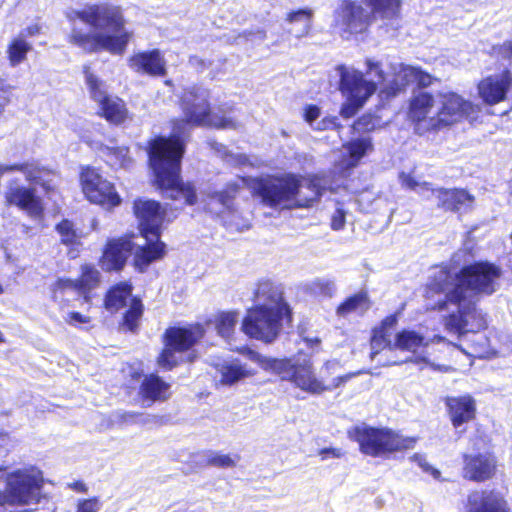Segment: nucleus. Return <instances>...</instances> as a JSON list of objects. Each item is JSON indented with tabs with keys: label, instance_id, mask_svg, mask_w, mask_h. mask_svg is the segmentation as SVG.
<instances>
[{
	"label": "nucleus",
	"instance_id": "nucleus-7",
	"mask_svg": "<svg viewBox=\"0 0 512 512\" xmlns=\"http://www.w3.org/2000/svg\"><path fill=\"white\" fill-rule=\"evenodd\" d=\"M349 437L358 443L362 454L383 459L410 449L415 443L413 439L404 438L388 427L354 426L349 431Z\"/></svg>",
	"mask_w": 512,
	"mask_h": 512
},
{
	"label": "nucleus",
	"instance_id": "nucleus-16",
	"mask_svg": "<svg viewBox=\"0 0 512 512\" xmlns=\"http://www.w3.org/2000/svg\"><path fill=\"white\" fill-rule=\"evenodd\" d=\"M132 212L137 221V230L142 238L149 234L163 233L167 211L157 200L137 197L132 203Z\"/></svg>",
	"mask_w": 512,
	"mask_h": 512
},
{
	"label": "nucleus",
	"instance_id": "nucleus-23",
	"mask_svg": "<svg viewBox=\"0 0 512 512\" xmlns=\"http://www.w3.org/2000/svg\"><path fill=\"white\" fill-rule=\"evenodd\" d=\"M129 68L140 75L160 78L167 74V62L158 48L139 51L128 58Z\"/></svg>",
	"mask_w": 512,
	"mask_h": 512
},
{
	"label": "nucleus",
	"instance_id": "nucleus-63",
	"mask_svg": "<svg viewBox=\"0 0 512 512\" xmlns=\"http://www.w3.org/2000/svg\"><path fill=\"white\" fill-rule=\"evenodd\" d=\"M139 416H140V414H139V413H137V412H130V413H126V414H124V415L122 416V418H123V419H128V418H129V419H134V418H137V417H139Z\"/></svg>",
	"mask_w": 512,
	"mask_h": 512
},
{
	"label": "nucleus",
	"instance_id": "nucleus-54",
	"mask_svg": "<svg viewBox=\"0 0 512 512\" xmlns=\"http://www.w3.org/2000/svg\"><path fill=\"white\" fill-rule=\"evenodd\" d=\"M65 322L71 326H77L79 324H89L91 317L84 315L78 311H71L65 317Z\"/></svg>",
	"mask_w": 512,
	"mask_h": 512
},
{
	"label": "nucleus",
	"instance_id": "nucleus-17",
	"mask_svg": "<svg viewBox=\"0 0 512 512\" xmlns=\"http://www.w3.org/2000/svg\"><path fill=\"white\" fill-rule=\"evenodd\" d=\"M461 476L473 483H485L496 478L498 473V458L490 451L463 453Z\"/></svg>",
	"mask_w": 512,
	"mask_h": 512
},
{
	"label": "nucleus",
	"instance_id": "nucleus-35",
	"mask_svg": "<svg viewBox=\"0 0 512 512\" xmlns=\"http://www.w3.org/2000/svg\"><path fill=\"white\" fill-rule=\"evenodd\" d=\"M75 282L76 292L88 302L91 298V292L99 287L101 283V273L92 263H84L80 266L79 275Z\"/></svg>",
	"mask_w": 512,
	"mask_h": 512
},
{
	"label": "nucleus",
	"instance_id": "nucleus-44",
	"mask_svg": "<svg viewBox=\"0 0 512 512\" xmlns=\"http://www.w3.org/2000/svg\"><path fill=\"white\" fill-rule=\"evenodd\" d=\"M178 351L171 346L164 345L162 350L159 352L156 363L163 371H172L174 368L179 366L180 361L176 357Z\"/></svg>",
	"mask_w": 512,
	"mask_h": 512
},
{
	"label": "nucleus",
	"instance_id": "nucleus-55",
	"mask_svg": "<svg viewBox=\"0 0 512 512\" xmlns=\"http://www.w3.org/2000/svg\"><path fill=\"white\" fill-rule=\"evenodd\" d=\"M340 130L342 129V125L338 122V119L336 116H325L322 118V120L318 123V126L316 127V130Z\"/></svg>",
	"mask_w": 512,
	"mask_h": 512
},
{
	"label": "nucleus",
	"instance_id": "nucleus-32",
	"mask_svg": "<svg viewBox=\"0 0 512 512\" xmlns=\"http://www.w3.org/2000/svg\"><path fill=\"white\" fill-rule=\"evenodd\" d=\"M409 86L407 64L401 63L398 69L393 72L392 78L381 86L379 96L381 99L388 101L404 94Z\"/></svg>",
	"mask_w": 512,
	"mask_h": 512
},
{
	"label": "nucleus",
	"instance_id": "nucleus-42",
	"mask_svg": "<svg viewBox=\"0 0 512 512\" xmlns=\"http://www.w3.org/2000/svg\"><path fill=\"white\" fill-rule=\"evenodd\" d=\"M380 128V118L372 112L363 113L351 125L352 132L358 135H365Z\"/></svg>",
	"mask_w": 512,
	"mask_h": 512
},
{
	"label": "nucleus",
	"instance_id": "nucleus-29",
	"mask_svg": "<svg viewBox=\"0 0 512 512\" xmlns=\"http://www.w3.org/2000/svg\"><path fill=\"white\" fill-rule=\"evenodd\" d=\"M138 396L143 402H164L171 396V385L157 373H149L139 385Z\"/></svg>",
	"mask_w": 512,
	"mask_h": 512
},
{
	"label": "nucleus",
	"instance_id": "nucleus-14",
	"mask_svg": "<svg viewBox=\"0 0 512 512\" xmlns=\"http://www.w3.org/2000/svg\"><path fill=\"white\" fill-rule=\"evenodd\" d=\"M135 233L127 232L117 237H109L101 248L98 265L105 273H120L127 265L135 249Z\"/></svg>",
	"mask_w": 512,
	"mask_h": 512
},
{
	"label": "nucleus",
	"instance_id": "nucleus-30",
	"mask_svg": "<svg viewBox=\"0 0 512 512\" xmlns=\"http://www.w3.org/2000/svg\"><path fill=\"white\" fill-rule=\"evenodd\" d=\"M54 230L59 236V243L67 248L68 256L72 259L78 257L83 246L84 234L76 227L75 222L62 218L55 224Z\"/></svg>",
	"mask_w": 512,
	"mask_h": 512
},
{
	"label": "nucleus",
	"instance_id": "nucleus-20",
	"mask_svg": "<svg viewBox=\"0 0 512 512\" xmlns=\"http://www.w3.org/2000/svg\"><path fill=\"white\" fill-rule=\"evenodd\" d=\"M446 415L451 426L457 431H466L462 428L474 422L478 416L477 400L469 393L446 396L443 398Z\"/></svg>",
	"mask_w": 512,
	"mask_h": 512
},
{
	"label": "nucleus",
	"instance_id": "nucleus-62",
	"mask_svg": "<svg viewBox=\"0 0 512 512\" xmlns=\"http://www.w3.org/2000/svg\"><path fill=\"white\" fill-rule=\"evenodd\" d=\"M503 49L505 50L508 57H512V41L504 43Z\"/></svg>",
	"mask_w": 512,
	"mask_h": 512
},
{
	"label": "nucleus",
	"instance_id": "nucleus-2",
	"mask_svg": "<svg viewBox=\"0 0 512 512\" xmlns=\"http://www.w3.org/2000/svg\"><path fill=\"white\" fill-rule=\"evenodd\" d=\"M172 133L156 135L146 142L147 166L150 184L173 201L183 200L185 205L197 203L194 184L182 178V161L186 152L183 135L195 126L183 115L169 121Z\"/></svg>",
	"mask_w": 512,
	"mask_h": 512
},
{
	"label": "nucleus",
	"instance_id": "nucleus-13",
	"mask_svg": "<svg viewBox=\"0 0 512 512\" xmlns=\"http://www.w3.org/2000/svg\"><path fill=\"white\" fill-rule=\"evenodd\" d=\"M43 479L23 469L6 476L5 490L10 506L38 504L42 500Z\"/></svg>",
	"mask_w": 512,
	"mask_h": 512
},
{
	"label": "nucleus",
	"instance_id": "nucleus-53",
	"mask_svg": "<svg viewBox=\"0 0 512 512\" xmlns=\"http://www.w3.org/2000/svg\"><path fill=\"white\" fill-rule=\"evenodd\" d=\"M346 224V212L343 208H336L331 216L330 227L334 231H339Z\"/></svg>",
	"mask_w": 512,
	"mask_h": 512
},
{
	"label": "nucleus",
	"instance_id": "nucleus-12",
	"mask_svg": "<svg viewBox=\"0 0 512 512\" xmlns=\"http://www.w3.org/2000/svg\"><path fill=\"white\" fill-rule=\"evenodd\" d=\"M476 112L477 106L460 94L453 91L442 93L440 106L426 129L438 132L462 122Z\"/></svg>",
	"mask_w": 512,
	"mask_h": 512
},
{
	"label": "nucleus",
	"instance_id": "nucleus-1",
	"mask_svg": "<svg viewBox=\"0 0 512 512\" xmlns=\"http://www.w3.org/2000/svg\"><path fill=\"white\" fill-rule=\"evenodd\" d=\"M502 276L501 266L488 260L464 265L456 273L451 265L442 264L424 286L425 310L442 312L456 306L443 316L444 329L458 337L479 333L487 328V317L476 301L467 297V292L490 296L496 292Z\"/></svg>",
	"mask_w": 512,
	"mask_h": 512
},
{
	"label": "nucleus",
	"instance_id": "nucleus-45",
	"mask_svg": "<svg viewBox=\"0 0 512 512\" xmlns=\"http://www.w3.org/2000/svg\"><path fill=\"white\" fill-rule=\"evenodd\" d=\"M242 189V186L236 182H230L225 185V187L218 192L217 197L218 201L225 206H230L233 204V201L238 196Z\"/></svg>",
	"mask_w": 512,
	"mask_h": 512
},
{
	"label": "nucleus",
	"instance_id": "nucleus-47",
	"mask_svg": "<svg viewBox=\"0 0 512 512\" xmlns=\"http://www.w3.org/2000/svg\"><path fill=\"white\" fill-rule=\"evenodd\" d=\"M130 149L128 146L106 147L105 155L114 158L115 162L121 166L125 165L129 160Z\"/></svg>",
	"mask_w": 512,
	"mask_h": 512
},
{
	"label": "nucleus",
	"instance_id": "nucleus-48",
	"mask_svg": "<svg viewBox=\"0 0 512 512\" xmlns=\"http://www.w3.org/2000/svg\"><path fill=\"white\" fill-rule=\"evenodd\" d=\"M364 104L363 99L347 98V101L340 108V115L344 119L352 118Z\"/></svg>",
	"mask_w": 512,
	"mask_h": 512
},
{
	"label": "nucleus",
	"instance_id": "nucleus-3",
	"mask_svg": "<svg viewBox=\"0 0 512 512\" xmlns=\"http://www.w3.org/2000/svg\"><path fill=\"white\" fill-rule=\"evenodd\" d=\"M66 18L71 23L79 20L95 29L114 32H89L73 28L67 42L86 54L107 51L112 55H123L133 37V32L125 30L124 9L112 2L88 4L83 9L68 12Z\"/></svg>",
	"mask_w": 512,
	"mask_h": 512
},
{
	"label": "nucleus",
	"instance_id": "nucleus-26",
	"mask_svg": "<svg viewBox=\"0 0 512 512\" xmlns=\"http://www.w3.org/2000/svg\"><path fill=\"white\" fill-rule=\"evenodd\" d=\"M465 512H509L505 497L495 490L471 491L465 503Z\"/></svg>",
	"mask_w": 512,
	"mask_h": 512
},
{
	"label": "nucleus",
	"instance_id": "nucleus-22",
	"mask_svg": "<svg viewBox=\"0 0 512 512\" xmlns=\"http://www.w3.org/2000/svg\"><path fill=\"white\" fill-rule=\"evenodd\" d=\"M511 85L512 73L506 68L498 75H489L481 79L477 91L483 103L494 106L507 99Z\"/></svg>",
	"mask_w": 512,
	"mask_h": 512
},
{
	"label": "nucleus",
	"instance_id": "nucleus-34",
	"mask_svg": "<svg viewBox=\"0 0 512 512\" xmlns=\"http://www.w3.org/2000/svg\"><path fill=\"white\" fill-rule=\"evenodd\" d=\"M254 300L258 302L257 305H267L269 308L285 306L287 310H291L284 300L283 293L270 280H262L257 283Z\"/></svg>",
	"mask_w": 512,
	"mask_h": 512
},
{
	"label": "nucleus",
	"instance_id": "nucleus-10",
	"mask_svg": "<svg viewBox=\"0 0 512 512\" xmlns=\"http://www.w3.org/2000/svg\"><path fill=\"white\" fill-rule=\"evenodd\" d=\"M83 74L90 98L97 104L98 117L113 126H123L133 119L126 101L117 95L108 94L103 89V81L91 72L89 66L83 67Z\"/></svg>",
	"mask_w": 512,
	"mask_h": 512
},
{
	"label": "nucleus",
	"instance_id": "nucleus-59",
	"mask_svg": "<svg viewBox=\"0 0 512 512\" xmlns=\"http://www.w3.org/2000/svg\"><path fill=\"white\" fill-rule=\"evenodd\" d=\"M10 102V98L8 95V91L2 87H0V114L3 112L4 108Z\"/></svg>",
	"mask_w": 512,
	"mask_h": 512
},
{
	"label": "nucleus",
	"instance_id": "nucleus-25",
	"mask_svg": "<svg viewBox=\"0 0 512 512\" xmlns=\"http://www.w3.org/2000/svg\"><path fill=\"white\" fill-rule=\"evenodd\" d=\"M161 236L162 233L149 234L144 238L146 242L135 249L132 264L138 272H145L152 263L166 256L167 245Z\"/></svg>",
	"mask_w": 512,
	"mask_h": 512
},
{
	"label": "nucleus",
	"instance_id": "nucleus-60",
	"mask_svg": "<svg viewBox=\"0 0 512 512\" xmlns=\"http://www.w3.org/2000/svg\"><path fill=\"white\" fill-rule=\"evenodd\" d=\"M41 33V26L39 24H32L25 28L24 36H36Z\"/></svg>",
	"mask_w": 512,
	"mask_h": 512
},
{
	"label": "nucleus",
	"instance_id": "nucleus-6",
	"mask_svg": "<svg viewBox=\"0 0 512 512\" xmlns=\"http://www.w3.org/2000/svg\"><path fill=\"white\" fill-rule=\"evenodd\" d=\"M131 281H119L111 285L103 297V307L110 313L116 314L121 310V317L117 322V329L122 333L138 334L145 312L143 300L133 295Z\"/></svg>",
	"mask_w": 512,
	"mask_h": 512
},
{
	"label": "nucleus",
	"instance_id": "nucleus-41",
	"mask_svg": "<svg viewBox=\"0 0 512 512\" xmlns=\"http://www.w3.org/2000/svg\"><path fill=\"white\" fill-rule=\"evenodd\" d=\"M31 50V45L21 37L13 38L7 46V59L11 66L22 63Z\"/></svg>",
	"mask_w": 512,
	"mask_h": 512
},
{
	"label": "nucleus",
	"instance_id": "nucleus-27",
	"mask_svg": "<svg viewBox=\"0 0 512 512\" xmlns=\"http://www.w3.org/2000/svg\"><path fill=\"white\" fill-rule=\"evenodd\" d=\"M339 90L346 98L367 101L376 91V84L367 81L360 71H348L341 67Z\"/></svg>",
	"mask_w": 512,
	"mask_h": 512
},
{
	"label": "nucleus",
	"instance_id": "nucleus-58",
	"mask_svg": "<svg viewBox=\"0 0 512 512\" xmlns=\"http://www.w3.org/2000/svg\"><path fill=\"white\" fill-rule=\"evenodd\" d=\"M68 487L78 493H87L88 492L87 485L81 480H77V481L70 483L68 485Z\"/></svg>",
	"mask_w": 512,
	"mask_h": 512
},
{
	"label": "nucleus",
	"instance_id": "nucleus-11",
	"mask_svg": "<svg viewBox=\"0 0 512 512\" xmlns=\"http://www.w3.org/2000/svg\"><path fill=\"white\" fill-rule=\"evenodd\" d=\"M79 184L85 198L92 204L111 210L122 202L115 185L94 166L80 168Z\"/></svg>",
	"mask_w": 512,
	"mask_h": 512
},
{
	"label": "nucleus",
	"instance_id": "nucleus-28",
	"mask_svg": "<svg viewBox=\"0 0 512 512\" xmlns=\"http://www.w3.org/2000/svg\"><path fill=\"white\" fill-rule=\"evenodd\" d=\"M345 155L341 160L340 172L349 173L352 169L358 167L361 160L374 151V144L370 137H360L347 141L343 144Z\"/></svg>",
	"mask_w": 512,
	"mask_h": 512
},
{
	"label": "nucleus",
	"instance_id": "nucleus-64",
	"mask_svg": "<svg viewBox=\"0 0 512 512\" xmlns=\"http://www.w3.org/2000/svg\"><path fill=\"white\" fill-rule=\"evenodd\" d=\"M141 376L142 374L139 371H134L131 373V378L136 381L139 380Z\"/></svg>",
	"mask_w": 512,
	"mask_h": 512
},
{
	"label": "nucleus",
	"instance_id": "nucleus-57",
	"mask_svg": "<svg viewBox=\"0 0 512 512\" xmlns=\"http://www.w3.org/2000/svg\"><path fill=\"white\" fill-rule=\"evenodd\" d=\"M318 454L322 460H326L329 457L341 458L344 456V452L339 448L327 447L319 450Z\"/></svg>",
	"mask_w": 512,
	"mask_h": 512
},
{
	"label": "nucleus",
	"instance_id": "nucleus-9",
	"mask_svg": "<svg viewBox=\"0 0 512 512\" xmlns=\"http://www.w3.org/2000/svg\"><path fill=\"white\" fill-rule=\"evenodd\" d=\"M180 109L192 125L212 129H235L236 121L226 115L213 113L209 97L197 87L184 90L179 99Z\"/></svg>",
	"mask_w": 512,
	"mask_h": 512
},
{
	"label": "nucleus",
	"instance_id": "nucleus-21",
	"mask_svg": "<svg viewBox=\"0 0 512 512\" xmlns=\"http://www.w3.org/2000/svg\"><path fill=\"white\" fill-rule=\"evenodd\" d=\"M435 107V97L432 92L418 90L414 92L408 100L406 109V118L414 126V129L422 134L433 132L427 130Z\"/></svg>",
	"mask_w": 512,
	"mask_h": 512
},
{
	"label": "nucleus",
	"instance_id": "nucleus-52",
	"mask_svg": "<svg viewBox=\"0 0 512 512\" xmlns=\"http://www.w3.org/2000/svg\"><path fill=\"white\" fill-rule=\"evenodd\" d=\"M53 293H63L66 290H75L76 291V282L75 279L70 278H58L51 287Z\"/></svg>",
	"mask_w": 512,
	"mask_h": 512
},
{
	"label": "nucleus",
	"instance_id": "nucleus-38",
	"mask_svg": "<svg viewBox=\"0 0 512 512\" xmlns=\"http://www.w3.org/2000/svg\"><path fill=\"white\" fill-rule=\"evenodd\" d=\"M220 374V382L231 386L245 378L254 377L257 371L255 369H248L245 365L238 362H230L222 365Z\"/></svg>",
	"mask_w": 512,
	"mask_h": 512
},
{
	"label": "nucleus",
	"instance_id": "nucleus-31",
	"mask_svg": "<svg viewBox=\"0 0 512 512\" xmlns=\"http://www.w3.org/2000/svg\"><path fill=\"white\" fill-rule=\"evenodd\" d=\"M438 199L437 206L446 212L457 213L464 205H471L474 196L462 188H436L432 190Z\"/></svg>",
	"mask_w": 512,
	"mask_h": 512
},
{
	"label": "nucleus",
	"instance_id": "nucleus-19",
	"mask_svg": "<svg viewBox=\"0 0 512 512\" xmlns=\"http://www.w3.org/2000/svg\"><path fill=\"white\" fill-rule=\"evenodd\" d=\"M211 320L205 322L189 323L185 326H170L165 329L162 335L164 345L171 346L178 353H185L191 350L206 336L207 326Z\"/></svg>",
	"mask_w": 512,
	"mask_h": 512
},
{
	"label": "nucleus",
	"instance_id": "nucleus-36",
	"mask_svg": "<svg viewBox=\"0 0 512 512\" xmlns=\"http://www.w3.org/2000/svg\"><path fill=\"white\" fill-rule=\"evenodd\" d=\"M373 13V20H397L401 17L402 0H362Z\"/></svg>",
	"mask_w": 512,
	"mask_h": 512
},
{
	"label": "nucleus",
	"instance_id": "nucleus-33",
	"mask_svg": "<svg viewBox=\"0 0 512 512\" xmlns=\"http://www.w3.org/2000/svg\"><path fill=\"white\" fill-rule=\"evenodd\" d=\"M397 324L396 314L387 315L382 319L379 326L372 329V336L370 338V345L373 354H378L385 349H394V344L390 339L389 329H392Z\"/></svg>",
	"mask_w": 512,
	"mask_h": 512
},
{
	"label": "nucleus",
	"instance_id": "nucleus-18",
	"mask_svg": "<svg viewBox=\"0 0 512 512\" xmlns=\"http://www.w3.org/2000/svg\"><path fill=\"white\" fill-rule=\"evenodd\" d=\"M4 203L7 207H16L29 217L42 219L44 217V204L31 186L17 185V180L10 181L4 192Z\"/></svg>",
	"mask_w": 512,
	"mask_h": 512
},
{
	"label": "nucleus",
	"instance_id": "nucleus-5",
	"mask_svg": "<svg viewBox=\"0 0 512 512\" xmlns=\"http://www.w3.org/2000/svg\"><path fill=\"white\" fill-rule=\"evenodd\" d=\"M238 354L247 357L256 363L263 371L276 374L282 380L293 383L297 388L311 394H322L345 385L358 373H347L334 377L329 383L318 379L314 373L313 363L310 359L303 362H292L290 358H276L262 355L248 345L237 347Z\"/></svg>",
	"mask_w": 512,
	"mask_h": 512
},
{
	"label": "nucleus",
	"instance_id": "nucleus-56",
	"mask_svg": "<svg viewBox=\"0 0 512 512\" xmlns=\"http://www.w3.org/2000/svg\"><path fill=\"white\" fill-rule=\"evenodd\" d=\"M320 114L321 110L316 104H309L304 108L303 118L307 123L311 124Z\"/></svg>",
	"mask_w": 512,
	"mask_h": 512
},
{
	"label": "nucleus",
	"instance_id": "nucleus-4",
	"mask_svg": "<svg viewBox=\"0 0 512 512\" xmlns=\"http://www.w3.org/2000/svg\"><path fill=\"white\" fill-rule=\"evenodd\" d=\"M247 185L253 197L273 209L310 208L320 200L325 190L319 175L303 176L292 172L254 177L248 180Z\"/></svg>",
	"mask_w": 512,
	"mask_h": 512
},
{
	"label": "nucleus",
	"instance_id": "nucleus-50",
	"mask_svg": "<svg viewBox=\"0 0 512 512\" xmlns=\"http://www.w3.org/2000/svg\"><path fill=\"white\" fill-rule=\"evenodd\" d=\"M313 17V12L309 8H301L298 10L290 11L286 14L285 20L288 23H294V22H300L305 21L307 23L311 22V19Z\"/></svg>",
	"mask_w": 512,
	"mask_h": 512
},
{
	"label": "nucleus",
	"instance_id": "nucleus-61",
	"mask_svg": "<svg viewBox=\"0 0 512 512\" xmlns=\"http://www.w3.org/2000/svg\"><path fill=\"white\" fill-rule=\"evenodd\" d=\"M402 184L405 186V187H408L410 189H415L417 186H418V181L416 179H414L413 177L409 176V175H406L403 179H402Z\"/></svg>",
	"mask_w": 512,
	"mask_h": 512
},
{
	"label": "nucleus",
	"instance_id": "nucleus-43",
	"mask_svg": "<svg viewBox=\"0 0 512 512\" xmlns=\"http://www.w3.org/2000/svg\"><path fill=\"white\" fill-rule=\"evenodd\" d=\"M407 71L410 83L415 82L419 90H424L425 88L430 87L437 80L433 75L422 69L420 66L407 64Z\"/></svg>",
	"mask_w": 512,
	"mask_h": 512
},
{
	"label": "nucleus",
	"instance_id": "nucleus-49",
	"mask_svg": "<svg viewBox=\"0 0 512 512\" xmlns=\"http://www.w3.org/2000/svg\"><path fill=\"white\" fill-rule=\"evenodd\" d=\"M101 508V501L98 496L81 499L77 502L76 512H98Z\"/></svg>",
	"mask_w": 512,
	"mask_h": 512
},
{
	"label": "nucleus",
	"instance_id": "nucleus-40",
	"mask_svg": "<svg viewBox=\"0 0 512 512\" xmlns=\"http://www.w3.org/2000/svg\"><path fill=\"white\" fill-rule=\"evenodd\" d=\"M424 337L410 330H401L396 334L394 349L398 348L403 351H415L421 346H425Z\"/></svg>",
	"mask_w": 512,
	"mask_h": 512
},
{
	"label": "nucleus",
	"instance_id": "nucleus-24",
	"mask_svg": "<svg viewBox=\"0 0 512 512\" xmlns=\"http://www.w3.org/2000/svg\"><path fill=\"white\" fill-rule=\"evenodd\" d=\"M2 171L23 173L28 183L40 186L47 196L57 191V186L51 179L56 174L54 169L41 165L37 160L13 163L2 169Z\"/></svg>",
	"mask_w": 512,
	"mask_h": 512
},
{
	"label": "nucleus",
	"instance_id": "nucleus-51",
	"mask_svg": "<svg viewBox=\"0 0 512 512\" xmlns=\"http://www.w3.org/2000/svg\"><path fill=\"white\" fill-rule=\"evenodd\" d=\"M412 459L418 464L423 472L430 474L436 480L441 479L440 470L430 465L425 457L419 454H414Z\"/></svg>",
	"mask_w": 512,
	"mask_h": 512
},
{
	"label": "nucleus",
	"instance_id": "nucleus-8",
	"mask_svg": "<svg viewBox=\"0 0 512 512\" xmlns=\"http://www.w3.org/2000/svg\"><path fill=\"white\" fill-rule=\"evenodd\" d=\"M292 321V310L285 306L269 308L267 305H254L247 310L241 329L249 338L271 344L280 335L283 322L290 325Z\"/></svg>",
	"mask_w": 512,
	"mask_h": 512
},
{
	"label": "nucleus",
	"instance_id": "nucleus-37",
	"mask_svg": "<svg viewBox=\"0 0 512 512\" xmlns=\"http://www.w3.org/2000/svg\"><path fill=\"white\" fill-rule=\"evenodd\" d=\"M371 301L367 291H359L348 296L336 308V314L339 317H346L353 312L365 313L369 310Z\"/></svg>",
	"mask_w": 512,
	"mask_h": 512
},
{
	"label": "nucleus",
	"instance_id": "nucleus-46",
	"mask_svg": "<svg viewBox=\"0 0 512 512\" xmlns=\"http://www.w3.org/2000/svg\"><path fill=\"white\" fill-rule=\"evenodd\" d=\"M239 460L238 455L232 457L229 454H212L206 458V465L217 468H231L236 466V461Z\"/></svg>",
	"mask_w": 512,
	"mask_h": 512
},
{
	"label": "nucleus",
	"instance_id": "nucleus-39",
	"mask_svg": "<svg viewBox=\"0 0 512 512\" xmlns=\"http://www.w3.org/2000/svg\"><path fill=\"white\" fill-rule=\"evenodd\" d=\"M239 313L237 311H221L216 314L215 319H210L214 323L217 333L224 338H229L234 333L238 321Z\"/></svg>",
	"mask_w": 512,
	"mask_h": 512
},
{
	"label": "nucleus",
	"instance_id": "nucleus-15",
	"mask_svg": "<svg viewBox=\"0 0 512 512\" xmlns=\"http://www.w3.org/2000/svg\"><path fill=\"white\" fill-rule=\"evenodd\" d=\"M373 23V13L355 0H342L335 11L334 25L342 35L367 33Z\"/></svg>",
	"mask_w": 512,
	"mask_h": 512
}]
</instances>
